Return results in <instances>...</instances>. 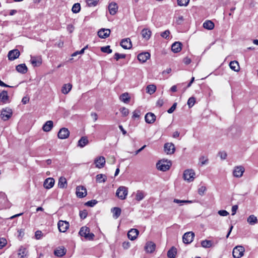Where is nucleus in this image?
<instances>
[{"label":"nucleus","mask_w":258,"mask_h":258,"mask_svg":"<svg viewBox=\"0 0 258 258\" xmlns=\"http://www.w3.org/2000/svg\"><path fill=\"white\" fill-rule=\"evenodd\" d=\"M79 234L81 236L84 237L87 240H93L94 237V234L90 233L89 228L86 226L82 227L80 229Z\"/></svg>","instance_id":"f257e3e1"},{"label":"nucleus","mask_w":258,"mask_h":258,"mask_svg":"<svg viewBox=\"0 0 258 258\" xmlns=\"http://www.w3.org/2000/svg\"><path fill=\"white\" fill-rule=\"evenodd\" d=\"M164 151L167 154H172L175 151V147L172 143H166L164 146Z\"/></svg>","instance_id":"4468645a"},{"label":"nucleus","mask_w":258,"mask_h":258,"mask_svg":"<svg viewBox=\"0 0 258 258\" xmlns=\"http://www.w3.org/2000/svg\"><path fill=\"white\" fill-rule=\"evenodd\" d=\"M81 6L79 3L75 4L72 8V11L74 13L77 14L80 11Z\"/></svg>","instance_id":"37998d69"},{"label":"nucleus","mask_w":258,"mask_h":258,"mask_svg":"<svg viewBox=\"0 0 258 258\" xmlns=\"http://www.w3.org/2000/svg\"><path fill=\"white\" fill-rule=\"evenodd\" d=\"M96 178V181L99 183L105 182L107 179L106 176L102 174H99L97 175Z\"/></svg>","instance_id":"a19ab883"},{"label":"nucleus","mask_w":258,"mask_h":258,"mask_svg":"<svg viewBox=\"0 0 258 258\" xmlns=\"http://www.w3.org/2000/svg\"><path fill=\"white\" fill-rule=\"evenodd\" d=\"M145 197V194L144 191H143L142 190H138L137 191V192L136 194L135 199L137 201L139 202V201H142L143 199H144Z\"/></svg>","instance_id":"473e14b6"},{"label":"nucleus","mask_w":258,"mask_h":258,"mask_svg":"<svg viewBox=\"0 0 258 258\" xmlns=\"http://www.w3.org/2000/svg\"><path fill=\"white\" fill-rule=\"evenodd\" d=\"M110 34V30L109 29L102 28L98 32V35L101 38H106Z\"/></svg>","instance_id":"412c9836"},{"label":"nucleus","mask_w":258,"mask_h":258,"mask_svg":"<svg viewBox=\"0 0 258 258\" xmlns=\"http://www.w3.org/2000/svg\"><path fill=\"white\" fill-rule=\"evenodd\" d=\"M189 2V0H177V4L179 6H186Z\"/></svg>","instance_id":"8fccbe9b"},{"label":"nucleus","mask_w":258,"mask_h":258,"mask_svg":"<svg viewBox=\"0 0 258 258\" xmlns=\"http://www.w3.org/2000/svg\"><path fill=\"white\" fill-rule=\"evenodd\" d=\"M28 253V251L26 248L24 247H21L18 250V255L20 256V258H23Z\"/></svg>","instance_id":"4c0bfd02"},{"label":"nucleus","mask_w":258,"mask_h":258,"mask_svg":"<svg viewBox=\"0 0 258 258\" xmlns=\"http://www.w3.org/2000/svg\"><path fill=\"white\" fill-rule=\"evenodd\" d=\"M173 202L177 204H182L183 203H191L192 202L191 201L188 200H180L178 199H174Z\"/></svg>","instance_id":"5fc2aeb1"},{"label":"nucleus","mask_w":258,"mask_h":258,"mask_svg":"<svg viewBox=\"0 0 258 258\" xmlns=\"http://www.w3.org/2000/svg\"><path fill=\"white\" fill-rule=\"evenodd\" d=\"M195 234L192 232H187L182 236L183 242H192L194 241Z\"/></svg>","instance_id":"2eb2a0df"},{"label":"nucleus","mask_w":258,"mask_h":258,"mask_svg":"<svg viewBox=\"0 0 258 258\" xmlns=\"http://www.w3.org/2000/svg\"><path fill=\"white\" fill-rule=\"evenodd\" d=\"M183 62L185 64H189L191 60L190 59V58H188V57H185L183 59Z\"/></svg>","instance_id":"774afa93"},{"label":"nucleus","mask_w":258,"mask_h":258,"mask_svg":"<svg viewBox=\"0 0 258 258\" xmlns=\"http://www.w3.org/2000/svg\"><path fill=\"white\" fill-rule=\"evenodd\" d=\"M94 163L95 164L97 168H102L105 165V159L103 156H100L95 159Z\"/></svg>","instance_id":"f8f14e48"},{"label":"nucleus","mask_w":258,"mask_h":258,"mask_svg":"<svg viewBox=\"0 0 258 258\" xmlns=\"http://www.w3.org/2000/svg\"><path fill=\"white\" fill-rule=\"evenodd\" d=\"M183 176L185 180L191 182L195 179V173L192 169H187L184 171Z\"/></svg>","instance_id":"39448f33"},{"label":"nucleus","mask_w":258,"mask_h":258,"mask_svg":"<svg viewBox=\"0 0 258 258\" xmlns=\"http://www.w3.org/2000/svg\"><path fill=\"white\" fill-rule=\"evenodd\" d=\"M53 123L51 120L47 121L43 125L42 130L45 132H49L53 127Z\"/></svg>","instance_id":"bb28decb"},{"label":"nucleus","mask_w":258,"mask_h":258,"mask_svg":"<svg viewBox=\"0 0 258 258\" xmlns=\"http://www.w3.org/2000/svg\"><path fill=\"white\" fill-rule=\"evenodd\" d=\"M229 67L230 69L235 72H238L239 70V63L237 61H232L230 62Z\"/></svg>","instance_id":"f704fd0d"},{"label":"nucleus","mask_w":258,"mask_h":258,"mask_svg":"<svg viewBox=\"0 0 258 258\" xmlns=\"http://www.w3.org/2000/svg\"><path fill=\"white\" fill-rule=\"evenodd\" d=\"M196 103V99L194 97H190L187 101V104L189 108L192 107Z\"/></svg>","instance_id":"c03bdc74"},{"label":"nucleus","mask_w":258,"mask_h":258,"mask_svg":"<svg viewBox=\"0 0 258 258\" xmlns=\"http://www.w3.org/2000/svg\"><path fill=\"white\" fill-rule=\"evenodd\" d=\"M120 99L124 103H127L130 100V97L127 93H124L120 96Z\"/></svg>","instance_id":"58836bf2"},{"label":"nucleus","mask_w":258,"mask_h":258,"mask_svg":"<svg viewBox=\"0 0 258 258\" xmlns=\"http://www.w3.org/2000/svg\"><path fill=\"white\" fill-rule=\"evenodd\" d=\"M101 51L104 53H106L108 54L111 53L112 52V49H110V46H106L101 47Z\"/></svg>","instance_id":"a18cd8bd"},{"label":"nucleus","mask_w":258,"mask_h":258,"mask_svg":"<svg viewBox=\"0 0 258 258\" xmlns=\"http://www.w3.org/2000/svg\"><path fill=\"white\" fill-rule=\"evenodd\" d=\"M72 85L70 83L63 85L62 87L61 92L64 94H68L72 89Z\"/></svg>","instance_id":"c9c22d12"},{"label":"nucleus","mask_w":258,"mask_h":258,"mask_svg":"<svg viewBox=\"0 0 258 258\" xmlns=\"http://www.w3.org/2000/svg\"><path fill=\"white\" fill-rule=\"evenodd\" d=\"M218 213L221 216H227L229 215V213L226 210H220Z\"/></svg>","instance_id":"680f3d73"},{"label":"nucleus","mask_w":258,"mask_h":258,"mask_svg":"<svg viewBox=\"0 0 258 258\" xmlns=\"http://www.w3.org/2000/svg\"><path fill=\"white\" fill-rule=\"evenodd\" d=\"M126 55L124 54H120L118 53H115L114 54V58L118 60L120 58H124L125 57Z\"/></svg>","instance_id":"864d4df0"},{"label":"nucleus","mask_w":258,"mask_h":258,"mask_svg":"<svg viewBox=\"0 0 258 258\" xmlns=\"http://www.w3.org/2000/svg\"><path fill=\"white\" fill-rule=\"evenodd\" d=\"M120 112L123 116H127L129 113L128 109L122 107L120 109Z\"/></svg>","instance_id":"3c124183"},{"label":"nucleus","mask_w":258,"mask_h":258,"mask_svg":"<svg viewBox=\"0 0 258 258\" xmlns=\"http://www.w3.org/2000/svg\"><path fill=\"white\" fill-rule=\"evenodd\" d=\"M182 43L179 42H175L171 46V50L174 53H177L181 50Z\"/></svg>","instance_id":"393cba45"},{"label":"nucleus","mask_w":258,"mask_h":258,"mask_svg":"<svg viewBox=\"0 0 258 258\" xmlns=\"http://www.w3.org/2000/svg\"><path fill=\"white\" fill-rule=\"evenodd\" d=\"M199 161L201 166H203L204 165L207 164L208 163V159L207 157L201 156L199 158Z\"/></svg>","instance_id":"de8ad7c7"},{"label":"nucleus","mask_w":258,"mask_h":258,"mask_svg":"<svg viewBox=\"0 0 258 258\" xmlns=\"http://www.w3.org/2000/svg\"><path fill=\"white\" fill-rule=\"evenodd\" d=\"M42 236H43V234L41 231L37 230L36 231L35 234V237L37 240L40 239Z\"/></svg>","instance_id":"13d9d810"},{"label":"nucleus","mask_w":258,"mask_h":258,"mask_svg":"<svg viewBox=\"0 0 258 258\" xmlns=\"http://www.w3.org/2000/svg\"><path fill=\"white\" fill-rule=\"evenodd\" d=\"M176 105H177V103H173L172 106L167 110V112L168 113H170V114L172 113V112H173L176 109Z\"/></svg>","instance_id":"bf43d9fd"},{"label":"nucleus","mask_w":258,"mask_h":258,"mask_svg":"<svg viewBox=\"0 0 258 258\" xmlns=\"http://www.w3.org/2000/svg\"><path fill=\"white\" fill-rule=\"evenodd\" d=\"M244 248L242 246H237L233 248V256L234 258H240L243 255Z\"/></svg>","instance_id":"423d86ee"},{"label":"nucleus","mask_w":258,"mask_h":258,"mask_svg":"<svg viewBox=\"0 0 258 258\" xmlns=\"http://www.w3.org/2000/svg\"><path fill=\"white\" fill-rule=\"evenodd\" d=\"M70 131L67 128H61L58 132L57 136L59 139H66L69 137Z\"/></svg>","instance_id":"9d476101"},{"label":"nucleus","mask_w":258,"mask_h":258,"mask_svg":"<svg viewBox=\"0 0 258 258\" xmlns=\"http://www.w3.org/2000/svg\"><path fill=\"white\" fill-rule=\"evenodd\" d=\"M202 246L204 248H210L213 246L212 243H201Z\"/></svg>","instance_id":"0e129e2a"},{"label":"nucleus","mask_w":258,"mask_h":258,"mask_svg":"<svg viewBox=\"0 0 258 258\" xmlns=\"http://www.w3.org/2000/svg\"><path fill=\"white\" fill-rule=\"evenodd\" d=\"M170 34V31L168 30L164 31L161 34V36L164 38H167Z\"/></svg>","instance_id":"052dcab7"},{"label":"nucleus","mask_w":258,"mask_h":258,"mask_svg":"<svg viewBox=\"0 0 258 258\" xmlns=\"http://www.w3.org/2000/svg\"><path fill=\"white\" fill-rule=\"evenodd\" d=\"M17 71L21 74H26L28 71V68L25 63L20 64L16 66Z\"/></svg>","instance_id":"a878e982"},{"label":"nucleus","mask_w":258,"mask_h":258,"mask_svg":"<svg viewBox=\"0 0 258 258\" xmlns=\"http://www.w3.org/2000/svg\"><path fill=\"white\" fill-rule=\"evenodd\" d=\"M67 179L64 177H60L59 178L58 182V186L59 188H63L67 187Z\"/></svg>","instance_id":"7c9ffc66"},{"label":"nucleus","mask_w":258,"mask_h":258,"mask_svg":"<svg viewBox=\"0 0 258 258\" xmlns=\"http://www.w3.org/2000/svg\"><path fill=\"white\" fill-rule=\"evenodd\" d=\"M30 62L34 67H38L41 64L42 59L40 56H31Z\"/></svg>","instance_id":"f3484780"},{"label":"nucleus","mask_w":258,"mask_h":258,"mask_svg":"<svg viewBox=\"0 0 258 258\" xmlns=\"http://www.w3.org/2000/svg\"><path fill=\"white\" fill-rule=\"evenodd\" d=\"M150 54L148 52H142L138 54V59L142 63L145 62L150 58Z\"/></svg>","instance_id":"ddd939ff"},{"label":"nucleus","mask_w":258,"mask_h":258,"mask_svg":"<svg viewBox=\"0 0 258 258\" xmlns=\"http://www.w3.org/2000/svg\"><path fill=\"white\" fill-rule=\"evenodd\" d=\"M89 143L87 137H82L78 141V146L83 148Z\"/></svg>","instance_id":"c85d7f7f"},{"label":"nucleus","mask_w":258,"mask_h":258,"mask_svg":"<svg viewBox=\"0 0 258 258\" xmlns=\"http://www.w3.org/2000/svg\"><path fill=\"white\" fill-rule=\"evenodd\" d=\"M247 222L251 225H255L258 222L257 219L254 215H250L247 219Z\"/></svg>","instance_id":"72a5a7b5"},{"label":"nucleus","mask_w":258,"mask_h":258,"mask_svg":"<svg viewBox=\"0 0 258 258\" xmlns=\"http://www.w3.org/2000/svg\"><path fill=\"white\" fill-rule=\"evenodd\" d=\"M59 231L61 232H65L69 228L70 224L66 221L59 220L57 223Z\"/></svg>","instance_id":"0eeeda50"},{"label":"nucleus","mask_w":258,"mask_h":258,"mask_svg":"<svg viewBox=\"0 0 258 258\" xmlns=\"http://www.w3.org/2000/svg\"><path fill=\"white\" fill-rule=\"evenodd\" d=\"M156 248V245L155 243H147L145 246V249L148 253L153 252Z\"/></svg>","instance_id":"cd10ccee"},{"label":"nucleus","mask_w":258,"mask_h":258,"mask_svg":"<svg viewBox=\"0 0 258 258\" xmlns=\"http://www.w3.org/2000/svg\"><path fill=\"white\" fill-rule=\"evenodd\" d=\"M219 155L220 156L221 159H225L227 157V154L225 152H220L219 153Z\"/></svg>","instance_id":"e2e57ef3"},{"label":"nucleus","mask_w":258,"mask_h":258,"mask_svg":"<svg viewBox=\"0 0 258 258\" xmlns=\"http://www.w3.org/2000/svg\"><path fill=\"white\" fill-rule=\"evenodd\" d=\"M176 254V249L173 247L170 248L168 252L167 255L169 258H174Z\"/></svg>","instance_id":"79ce46f5"},{"label":"nucleus","mask_w":258,"mask_h":258,"mask_svg":"<svg viewBox=\"0 0 258 258\" xmlns=\"http://www.w3.org/2000/svg\"><path fill=\"white\" fill-rule=\"evenodd\" d=\"M76 195L80 198H82L86 196L87 190L86 188L83 186H78L76 188Z\"/></svg>","instance_id":"1a4fd4ad"},{"label":"nucleus","mask_w":258,"mask_h":258,"mask_svg":"<svg viewBox=\"0 0 258 258\" xmlns=\"http://www.w3.org/2000/svg\"><path fill=\"white\" fill-rule=\"evenodd\" d=\"M0 101L3 104L9 103L10 102L7 91L4 90L0 93Z\"/></svg>","instance_id":"dca6fc26"},{"label":"nucleus","mask_w":258,"mask_h":258,"mask_svg":"<svg viewBox=\"0 0 258 258\" xmlns=\"http://www.w3.org/2000/svg\"><path fill=\"white\" fill-rule=\"evenodd\" d=\"M88 215V213L86 210H83L80 211L79 215L82 219H85Z\"/></svg>","instance_id":"603ef678"},{"label":"nucleus","mask_w":258,"mask_h":258,"mask_svg":"<svg viewBox=\"0 0 258 258\" xmlns=\"http://www.w3.org/2000/svg\"><path fill=\"white\" fill-rule=\"evenodd\" d=\"M140 111L139 110H135L133 113L132 118L135 119L136 118H139L140 116Z\"/></svg>","instance_id":"6e6d98bb"},{"label":"nucleus","mask_w":258,"mask_h":258,"mask_svg":"<svg viewBox=\"0 0 258 258\" xmlns=\"http://www.w3.org/2000/svg\"><path fill=\"white\" fill-rule=\"evenodd\" d=\"M142 37L146 40H148L151 35V31L148 29H144L141 32Z\"/></svg>","instance_id":"c756f323"},{"label":"nucleus","mask_w":258,"mask_h":258,"mask_svg":"<svg viewBox=\"0 0 258 258\" xmlns=\"http://www.w3.org/2000/svg\"><path fill=\"white\" fill-rule=\"evenodd\" d=\"M147 92L150 94H153L156 90V87L155 85L151 84L148 85L146 88Z\"/></svg>","instance_id":"ea45409f"},{"label":"nucleus","mask_w":258,"mask_h":258,"mask_svg":"<svg viewBox=\"0 0 258 258\" xmlns=\"http://www.w3.org/2000/svg\"><path fill=\"white\" fill-rule=\"evenodd\" d=\"M128 194L127 188L125 186H120L118 188L116 192V196L121 200H124L126 198Z\"/></svg>","instance_id":"7ed1b4c3"},{"label":"nucleus","mask_w":258,"mask_h":258,"mask_svg":"<svg viewBox=\"0 0 258 258\" xmlns=\"http://www.w3.org/2000/svg\"><path fill=\"white\" fill-rule=\"evenodd\" d=\"M20 54V51L18 49H13L9 52L8 57L9 60H14L18 58Z\"/></svg>","instance_id":"9b49d317"},{"label":"nucleus","mask_w":258,"mask_h":258,"mask_svg":"<svg viewBox=\"0 0 258 258\" xmlns=\"http://www.w3.org/2000/svg\"><path fill=\"white\" fill-rule=\"evenodd\" d=\"M183 17L182 16H179L177 19H176V23L178 25H180L182 24V22L183 21Z\"/></svg>","instance_id":"69168bd1"},{"label":"nucleus","mask_w":258,"mask_h":258,"mask_svg":"<svg viewBox=\"0 0 258 258\" xmlns=\"http://www.w3.org/2000/svg\"><path fill=\"white\" fill-rule=\"evenodd\" d=\"M206 190V187L205 186H201L198 189V193L201 196H203L205 191Z\"/></svg>","instance_id":"4d7b16f0"},{"label":"nucleus","mask_w":258,"mask_h":258,"mask_svg":"<svg viewBox=\"0 0 258 258\" xmlns=\"http://www.w3.org/2000/svg\"><path fill=\"white\" fill-rule=\"evenodd\" d=\"M54 180L52 178H48L44 182L43 186L46 189H50L53 186Z\"/></svg>","instance_id":"b1692460"},{"label":"nucleus","mask_w":258,"mask_h":258,"mask_svg":"<svg viewBox=\"0 0 258 258\" xmlns=\"http://www.w3.org/2000/svg\"><path fill=\"white\" fill-rule=\"evenodd\" d=\"M245 171L244 168L242 166H237L234 168L233 175L234 177H241Z\"/></svg>","instance_id":"6e6552de"},{"label":"nucleus","mask_w":258,"mask_h":258,"mask_svg":"<svg viewBox=\"0 0 258 258\" xmlns=\"http://www.w3.org/2000/svg\"><path fill=\"white\" fill-rule=\"evenodd\" d=\"M66 252L67 249L63 246H60L55 249L54 254L56 256L61 257L66 253Z\"/></svg>","instance_id":"5701e85b"},{"label":"nucleus","mask_w":258,"mask_h":258,"mask_svg":"<svg viewBox=\"0 0 258 258\" xmlns=\"http://www.w3.org/2000/svg\"><path fill=\"white\" fill-rule=\"evenodd\" d=\"M111 212L113 213V217L117 219L120 215L121 211L119 208L114 207L111 209Z\"/></svg>","instance_id":"e433bc0d"},{"label":"nucleus","mask_w":258,"mask_h":258,"mask_svg":"<svg viewBox=\"0 0 258 258\" xmlns=\"http://www.w3.org/2000/svg\"><path fill=\"white\" fill-rule=\"evenodd\" d=\"M120 46L124 49H129L132 48V44L130 38L122 39L120 42Z\"/></svg>","instance_id":"a211bd4d"},{"label":"nucleus","mask_w":258,"mask_h":258,"mask_svg":"<svg viewBox=\"0 0 258 258\" xmlns=\"http://www.w3.org/2000/svg\"><path fill=\"white\" fill-rule=\"evenodd\" d=\"M98 202L96 200H92L89 201L85 203V205L88 207H94Z\"/></svg>","instance_id":"09e8293b"},{"label":"nucleus","mask_w":258,"mask_h":258,"mask_svg":"<svg viewBox=\"0 0 258 258\" xmlns=\"http://www.w3.org/2000/svg\"><path fill=\"white\" fill-rule=\"evenodd\" d=\"M139 232L137 229H131L127 233L128 238L132 241L135 240L138 236Z\"/></svg>","instance_id":"6ab92c4d"},{"label":"nucleus","mask_w":258,"mask_h":258,"mask_svg":"<svg viewBox=\"0 0 258 258\" xmlns=\"http://www.w3.org/2000/svg\"><path fill=\"white\" fill-rule=\"evenodd\" d=\"M238 206L237 205H234L232 207V215H234L235 214L237 209H238Z\"/></svg>","instance_id":"338daca9"},{"label":"nucleus","mask_w":258,"mask_h":258,"mask_svg":"<svg viewBox=\"0 0 258 258\" xmlns=\"http://www.w3.org/2000/svg\"><path fill=\"white\" fill-rule=\"evenodd\" d=\"M203 27L208 30H212L214 28V24L210 20H207L203 23Z\"/></svg>","instance_id":"2f4dec72"},{"label":"nucleus","mask_w":258,"mask_h":258,"mask_svg":"<svg viewBox=\"0 0 258 258\" xmlns=\"http://www.w3.org/2000/svg\"><path fill=\"white\" fill-rule=\"evenodd\" d=\"M171 162L169 160H160L156 164L158 170L162 171H165L169 169L171 166Z\"/></svg>","instance_id":"f03ea898"},{"label":"nucleus","mask_w":258,"mask_h":258,"mask_svg":"<svg viewBox=\"0 0 258 258\" xmlns=\"http://www.w3.org/2000/svg\"><path fill=\"white\" fill-rule=\"evenodd\" d=\"M118 6L116 3L112 2L108 5V10L110 15H114L117 12Z\"/></svg>","instance_id":"4be33fe9"},{"label":"nucleus","mask_w":258,"mask_h":258,"mask_svg":"<svg viewBox=\"0 0 258 258\" xmlns=\"http://www.w3.org/2000/svg\"><path fill=\"white\" fill-rule=\"evenodd\" d=\"M156 115L152 112L147 113L145 116L146 122L150 124L154 123L156 120Z\"/></svg>","instance_id":"aec40b11"},{"label":"nucleus","mask_w":258,"mask_h":258,"mask_svg":"<svg viewBox=\"0 0 258 258\" xmlns=\"http://www.w3.org/2000/svg\"><path fill=\"white\" fill-rule=\"evenodd\" d=\"M99 0H86V3L89 7L96 6Z\"/></svg>","instance_id":"49530a36"},{"label":"nucleus","mask_w":258,"mask_h":258,"mask_svg":"<svg viewBox=\"0 0 258 258\" xmlns=\"http://www.w3.org/2000/svg\"><path fill=\"white\" fill-rule=\"evenodd\" d=\"M13 114L12 110L10 108H3L1 111V116L4 121L9 119Z\"/></svg>","instance_id":"20e7f679"}]
</instances>
